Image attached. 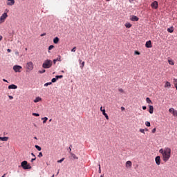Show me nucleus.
<instances>
[{
    "instance_id": "52",
    "label": "nucleus",
    "mask_w": 177,
    "mask_h": 177,
    "mask_svg": "<svg viewBox=\"0 0 177 177\" xmlns=\"http://www.w3.org/2000/svg\"><path fill=\"white\" fill-rule=\"evenodd\" d=\"M7 52L10 53V52H12V50H10V49L8 48V49L7 50Z\"/></svg>"
},
{
    "instance_id": "32",
    "label": "nucleus",
    "mask_w": 177,
    "mask_h": 177,
    "mask_svg": "<svg viewBox=\"0 0 177 177\" xmlns=\"http://www.w3.org/2000/svg\"><path fill=\"white\" fill-rule=\"evenodd\" d=\"M49 85H52V82H47L44 84V86H49Z\"/></svg>"
},
{
    "instance_id": "10",
    "label": "nucleus",
    "mask_w": 177,
    "mask_h": 177,
    "mask_svg": "<svg viewBox=\"0 0 177 177\" xmlns=\"http://www.w3.org/2000/svg\"><path fill=\"white\" fill-rule=\"evenodd\" d=\"M151 6L153 9H158V2H157V1H153L151 4Z\"/></svg>"
},
{
    "instance_id": "16",
    "label": "nucleus",
    "mask_w": 177,
    "mask_h": 177,
    "mask_svg": "<svg viewBox=\"0 0 177 177\" xmlns=\"http://www.w3.org/2000/svg\"><path fill=\"white\" fill-rule=\"evenodd\" d=\"M132 167V162L128 160L126 162V168H131Z\"/></svg>"
},
{
    "instance_id": "17",
    "label": "nucleus",
    "mask_w": 177,
    "mask_h": 177,
    "mask_svg": "<svg viewBox=\"0 0 177 177\" xmlns=\"http://www.w3.org/2000/svg\"><path fill=\"white\" fill-rule=\"evenodd\" d=\"M56 62H62V57L60 55L57 59H53V64H56Z\"/></svg>"
},
{
    "instance_id": "34",
    "label": "nucleus",
    "mask_w": 177,
    "mask_h": 177,
    "mask_svg": "<svg viewBox=\"0 0 177 177\" xmlns=\"http://www.w3.org/2000/svg\"><path fill=\"white\" fill-rule=\"evenodd\" d=\"M64 158H62L61 160H57V162H58V163H62V162H64Z\"/></svg>"
},
{
    "instance_id": "36",
    "label": "nucleus",
    "mask_w": 177,
    "mask_h": 177,
    "mask_svg": "<svg viewBox=\"0 0 177 177\" xmlns=\"http://www.w3.org/2000/svg\"><path fill=\"white\" fill-rule=\"evenodd\" d=\"M56 81H57V79L56 77L53 78L52 80H51V82H56Z\"/></svg>"
},
{
    "instance_id": "51",
    "label": "nucleus",
    "mask_w": 177,
    "mask_h": 177,
    "mask_svg": "<svg viewBox=\"0 0 177 177\" xmlns=\"http://www.w3.org/2000/svg\"><path fill=\"white\" fill-rule=\"evenodd\" d=\"M146 109H147V108L146 107V106H142V110H146Z\"/></svg>"
},
{
    "instance_id": "30",
    "label": "nucleus",
    "mask_w": 177,
    "mask_h": 177,
    "mask_svg": "<svg viewBox=\"0 0 177 177\" xmlns=\"http://www.w3.org/2000/svg\"><path fill=\"white\" fill-rule=\"evenodd\" d=\"M146 101H147V103H149V104L153 103V102H151V100H150L149 97H147Z\"/></svg>"
},
{
    "instance_id": "19",
    "label": "nucleus",
    "mask_w": 177,
    "mask_h": 177,
    "mask_svg": "<svg viewBox=\"0 0 177 177\" xmlns=\"http://www.w3.org/2000/svg\"><path fill=\"white\" fill-rule=\"evenodd\" d=\"M8 89H17V86L15 84H10L8 86Z\"/></svg>"
},
{
    "instance_id": "60",
    "label": "nucleus",
    "mask_w": 177,
    "mask_h": 177,
    "mask_svg": "<svg viewBox=\"0 0 177 177\" xmlns=\"http://www.w3.org/2000/svg\"><path fill=\"white\" fill-rule=\"evenodd\" d=\"M100 177H104L103 175H101Z\"/></svg>"
},
{
    "instance_id": "25",
    "label": "nucleus",
    "mask_w": 177,
    "mask_h": 177,
    "mask_svg": "<svg viewBox=\"0 0 177 177\" xmlns=\"http://www.w3.org/2000/svg\"><path fill=\"white\" fill-rule=\"evenodd\" d=\"M168 63L170 64V66H174V64H175V63H174V60L172 59H168Z\"/></svg>"
},
{
    "instance_id": "50",
    "label": "nucleus",
    "mask_w": 177,
    "mask_h": 177,
    "mask_svg": "<svg viewBox=\"0 0 177 177\" xmlns=\"http://www.w3.org/2000/svg\"><path fill=\"white\" fill-rule=\"evenodd\" d=\"M121 110H122V111H124L125 110V108L124 106H122Z\"/></svg>"
},
{
    "instance_id": "18",
    "label": "nucleus",
    "mask_w": 177,
    "mask_h": 177,
    "mask_svg": "<svg viewBox=\"0 0 177 177\" xmlns=\"http://www.w3.org/2000/svg\"><path fill=\"white\" fill-rule=\"evenodd\" d=\"M0 140L2 142H8V140H9V137H0Z\"/></svg>"
},
{
    "instance_id": "6",
    "label": "nucleus",
    "mask_w": 177,
    "mask_h": 177,
    "mask_svg": "<svg viewBox=\"0 0 177 177\" xmlns=\"http://www.w3.org/2000/svg\"><path fill=\"white\" fill-rule=\"evenodd\" d=\"M21 68H23V67H21V66H19V65H15L13 66V70H14V71H15V73H20Z\"/></svg>"
},
{
    "instance_id": "33",
    "label": "nucleus",
    "mask_w": 177,
    "mask_h": 177,
    "mask_svg": "<svg viewBox=\"0 0 177 177\" xmlns=\"http://www.w3.org/2000/svg\"><path fill=\"white\" fill-rule=\"evenodd\" d=\"M45 71H46L45 69H43L41 71H39V74H44V73H45Z\"/></svg>"
},
{
    "instance_id": "44",
    "label": "nucleus",
    "mask_w": 177,
    "mask_h": 177,
    "mask_svg": "<svg viewBox=\"0 0 177 177\" xmlns=\"http://www.w3.org/2000/svg\"><path fill=\"white\" fill-rule=\"evenodd\" d=\"M99 174H102V169L100 168V165H99Z\"/></svg>"
},
{
    "instance_id": "49",
    "label": "nucleus",
    "mask_w": 177,
    "mask_h": 177,
    "mask_svg": "<svg viewBox=\"0 0 177 177\" xmlns=\"http://www.w3.org/2000/svg\"><path fill=\"white\" fill-rule=\"evenodd\" d=\"M45 35H46V33H43L40 35V37H45Z\"/></svg>"
},
{
    "instance_id": "14",
    "label": "nucleus",
    "mask_w": 177,
    "mask_h": 177,
    "mask_svg": "<svg viewBox=\"0 0 177 177\" xmlns=\"http://www.w3.org/2000/svg\"><path fill=\"white\" fill-rule=\"evenodd\" d=\"M149 113H150V114H153L154 113V106H153V105H149Z\"/></svg>"
},
{
    "instance_id": "29",
    "label": "nucleus",
    "mask_w": 177,
    "mask_h": 177,
    "mask_svg": "<svg viewBox=\"0 0 177 177\" xmlns=\"http://www.w3.org/2000/svg\"><path fill=\"white\" fill-rule=\"evenodd\" d=\"M35 149H37V150H38V151H41V147H39L38 145H35Z\"/></svg>"
},
{
    "instance_id": "8",
    "label": "nucleus",
    "mask_w": 177,
    "mask_h": 177,
    "mask_svg": "<svg viewBox=\"0 0 177 177\" xmlns=\"http://www.w3.org/2000/svg\"><path fill=\"white\" fill-rule=\"evenodd\" d=\"M100 111H102L103 115H104L105 118L106 120H109V115H107V113H106V109H103V106L100 107Z\"/></svg>"
},
{
    "instance_id": "4",
    "label": "nucleus",
    "mask_w": 177,
    "mask_h": 177,
    "mask_svg": "<svg viewBox=\"0 0 177 177\" xmlns=\"http://www.w3.org/2000/svg\"><path fill=\"white\" fill-rule=\"evenodd\" d=\"M21 167L23 168V169H31V165H30V164H28V162L26 160L21 163Z\"/></svg>"
},
{
    "instance_id": "20",
    "label": "nucleus",
    "mask_w": 177,
    "mask_h": 177,
    "mask_svg": "<svg viewBox=\"0 0 177 177\" xmlns=\"http://www.w3.org/2000/svg\"><path fill=\"white\" fill-rule=\"evenodd\" d=\"M165 88L169 89L171 88V83L169 82H166L165 84Z\"/></svg>"
},
{
    "instance_id": "13",
    "label": "nucleus",
    "mask_w": 177,
    "mask_h": 177,
    "mask_svg": "<svg viewBox=\"0 0 177 177\" xmlns=\"http://www.w3.org/2000/svg\"><path fill=\"white\" fill-rule=\"evenodd\" d=\"M146 48H152L153 46L151 45V41H147L145 44Z\"/></svg>"
},
{
    "instance_id": "47",
    "label": "nucleus",
    "mask_w": 177,
    "mask_h": 177,
    "mask_svg": "<svg viewBox=\"0 0 177 177\" xmlns=\"http://www.w3.org/2000/svg\"><path fill=\"white\" fill-rule=\"evenodd\" d=\"M8 97H9V99H10V100H12V99H13V96H12V95H8Z\"/></svg>"
},
{
    "instance_id": "12",
    "label": "nucleus",
    "mask_w": 177,
    "mask_h": 177,
    "mask_svg": "<svg viewBox=\"0 0 177 177\" xmlns=\"http://www.w3.org/2000/svg\"><path fill=\"white\" fill-rule=\"evenodd\" d=\"M6 3L8 6H13L15 5V0H7Z\"/></svg>"
},
{
    "instance_id": "22",
    "label": "nucleus",
    "mask_w": 177,
    "mask_h": 177,
    "mask_svg": "<svg viewBox=\"0 0 177 177\" xmlns=\"http://www.w3.org/2000/svg\"><path fill=\"white\" fill-rule=\"evenodd\" d=\"M126 28H131V27H132V24L129 22H127L125 24H124Z\"/></svg>"
},
{
    "instance_id": "26",
    "label": "nucleus",
    "mask_w": 177,
    "mask_h": 177,
    "mask_svg": "<svg viewBox=\"0 0 177 177\" xmlns=\"http://www.w3.org/2000/svg\"><path fill=\"white\" fill-rule=\"evenodd\" d=\"M41 120H43V124H46V122L48 121V118L44 117L42 118Z\"/></svg>"
},
{
    "instance_id": "55",
    "label": "nucleus",
    "mask_w": 177,
    "mask_h": 177,
    "mask_svg": "<svg viewBox=\"0 0 177 177\" xmlns=\"http://www.w3.org/2000/svg\"><path fill=\"white\" fill-rule=\"evenodd\" d=\"M31 156H32L33 157L35 158V155L34 154V153H31Z\"/></svg>"
},
{
    "instance_id": "54",
    "label": "nucleus",
    "mask_w": 177,
    "mask_h": 177,
    "mask_svg": "<svg viewBox=\"0 0 177 177\" xmlns=\"http://www.w3.org/2000/svg\"><path fill=\"white\" fill-rule=\"evenodd\" d=\"M2 38H3L2 35H0V41H2Z\"/></svg>"
},
{
    "instance_id": "57",
    "label": "nucleus",
    "mask_w": 177,
    "mask_h": 177,
    "mask_svg": "<svg viewBox=\"0 0 177 177\" xmlns=\"http://www.w3.org/2000/svg\"><path fill=\"white\" fill-rule=\"evenodd\" d=\"M15 55H19V52H16V53H15Z\"/></svg>"
},
{
    "instance_id": "23",
    "label": "nucleus",
    "mask_w": 177,
    "mask_h": 177,
    "mask_svg": "<svg viewBox=\"0 0 177 177\" xmlns=\"http://www.w3.org/2000/svg\"><path fill=\"white\" fill-rule=\"evenodd\" d=\"M168 32H174V26L167 28Z\"/></svg>"
},
{
    "instance_id": "28",
    "label": "nucleus",
    "mask_w": 177,
    "mask_h": 177,
    "mask_svg": "<svg viewBox=\"0 0 177 177\" xmlns=\"http://www.w3.org/2000/svg\"><path fill=\"white\" fill-rule=\"evenodd\" d=\"M71 155L74 158V160H78V157H77V156H75V154L71 153Z\"/></svg>"
},
{
    "instance_id": "11",
    "label": "nucleus",
    "mask_w": 177,
    "mask_h": 177,
    "mask_svg": "<svg viewBox=\"0 0 177 177\" xmlns=\"http://www.w3.org/2000/svg\"><path fill=\"white\" fill-rule=\"evenodd\" d=\"M130 20L131 21H139V17H138L136 15H131L130 17Z\"/></svg>"
},
{
    "instance_id": "1",
    "label": "nucleus",
    "mask_w": 177,
    "mask_h": 177,
    "mask_svg": "<svg viewBox=\"0 0 177 177\" xmlns=\"http://www.w3.org/2000/svg\"><path fill=\"white\" fill-rule=\"evenodd\" d=\"M159 153L162 154V159L164 162H167L171 158V148L165 147V149H160Z\"/></svg>"
},
{
    "instance_id": "61",
    "label": "nucleus",
    "mask_w": 177,
    "mask_h": 177,
    "mask_svg": "<svg viewBox=\"0 0 177 177\" xmlns=\"http://www.w3.org/2000/svg\"><path fill=\"white\" fill-rule=\"evenodd\" d=\"M34 139H36V140H37V137H34Z\"/></svg>"
},
{
    "instance_id": "46",
    "label": "nucleus",
    "mask_w": 177,
    "mask_h": 177,
    "mask_svg": "<svg viewBox=\"0 0 177 177\" xmlns=\"http://www.w3.org/2000/svg\"><path fill=\"white\" fill-rule=\"evenodd\" d=\"M135 55H140V53L139 51H135Z\"/></svg>"
},
{
    "instance_id": "40",
    "label": "nucleus",
    "mask_w": 177,
    "mask_h": 177,
    "mask_svg": "<svg viewBox=\"0 0 177 177\" xmlns=\"http://www.w3.org/2000/svg\"><path fill=\"white\" fill-rule=\"evenodd\" d=\"M73 147V145H70L68 150H69V153L70 154H71V148Z\"/></svg>"
},
{
    "instance_id": "45",
    "label": "nucleus",
    "mask_w": 177,
    "mask_h": 177,
    "mask_svg": "<svg viewBox=\"0 0 177 177\" xmlns=\"http://www.w3.org/2000/svg\"><path fill=\"white\" fill-rule=\"evenodd\" d=\"M35 160H37V158H32L30 162H34V161H35Z\"/></svg>"
},
{
    "instance_id": "42",
    "label": "nucleus",
    "mask_w": 177,
    "mask_h": 177,
    "mask_svg": "<svg viewBox=\"0 0 177 177\" xmlns=\"http://www.w3.org/2000/svg\"><path fill=\"white\" fill-rule=\"evenodd\" d=\"M118 91L121 93H124V90L122 88H118Z\"/></svg>"
},
{
    "instance_id": "21",
    "label": "nucleus",
    "mask_w": 177,
    "mask_h": 177,
    "mask_svg": "<svg viewBox=\"0 0 177 177\" xmlns=\"http://www.w3.org/2000/svg\"><path fill=\"white\" fill-rule=\"evenodd\" d=\"M42 100V98H41L40 97H37L35 100H34V102L35 103H38V102H41Z\"/></svg>"
},
{
    "instance_id": "43",
    "label": "nucleus",
    "mask_w": 177,
    "mask_h": 177,
    "mask_svg": "<svg viewBox=\"0 0 177 177\" xmlns=\"http://www.w3.org/2000/svg\"><path fill=\"white\" fill-rule=\"evenodd\" d=\"M43 154H42V152H39V155H38V157L41 158V157H43Z\"/></svg>"
},
{
    "instance_id": "39",
    "label": "nucleus",
    "mask_w": 177,
    "mask_h": 177,
    "mask_svg": "<svg viewBox=\"0 0 177 177\" xmlns=\"http://www.w3.org/2000/svg\"><path fill=\"white\" fill-rule=\"evenodd\" d=\"M140 132H141V133H144V135H145V129H140Z\"/></svg>"
},
{
    "instance_id": "9",
    "label": "nucleus",
    "mask_w": 177,
    "mask_h": 177,
    "mask_svg": "<svg viewBox=\"0 0 177 177\" xmlns=\"http://www.w3.org/2000/svg\"><path fill=\"white\" fill-rule=\"evenodd\" d=\"M155 162L156 165H160L161 164V157H160V156L155 158Z\"/></svg>"
},
{
    "instance_id": "31",
    "label": "nucleus",
    "mask_w": 177,
    "mask_h": 177,
    "mask_svg": "<svg viewBox=\"0 0 177 177\" xmlns=\"http://www.w3.org/2000/svg\"><path fill=\"white\" fill-rule=\"evenodd\" d=\"M174 86H177V79H174Z\"/></svg>"
},
{
    "instance_id": "27",
    "label": "nucleus",
    "mask_w": 177,
    "mask_h": 177,
    "mask_svg": "<svg viewBox=\"0 0 177 177\" xmlns=\"http://www.w3.org/2000/svg\"><path fill=\"white\" fill-rule=\"evenodd\" d=\"M53 48H55V46H53V45H50L48 47V53H50V50H52V49H53Z\"/></svg>"
},
{
    "instance_id": "38",
    "label": "nucleus",
    "mask_w": 177,
    "mask_h": 177,
    "mask_svg": "<svg viewBox=\"0 0 177 177\" xmlns=\"http://www.w3.org/2000/svg\"><path fill=\"white\" fill-rule=\"evenodd\" d=\"M32 115H34L35 117H39V115L38 113H33Z\"/></svg>"
},
{
    "instance_id": "5",
    "label": "nucleus",
    "mask_w": 177,
    "mask_h": 177,
    "mask_svg": "<svg viewBox=\"0 0 177 177\" xmlns=\"http://www.w3.org/2000/svg\"><path fill=\"white\" fill-rule=\"evenodd\" d=\"M8 18V13L3 12L2 15L0 17V24L2 23H5V20Z\"/></svg>"
},
{
    "instance_id": "59",
    "label": "nucleus",
    "mask_w": 177,
    "mask_h": 177,
    "mask_svg": "<svg viewBox=\"0 0 177 177\" xmlns=\"http://www.w3.org/2000/svg\"><path fill=\"white\" fill-rule=\"evenodd\" d=\"M51 121H52V119H50V120H49V122H50Z\"/></svg>"
},
{
    "instance_id": "35",
    "label": "nucleus",
    "mask_w": 177,
    "mask_h": 177,
    "mask_svg": "<svg viewBox=\"0 0 177 177\" xmlns=\"http://www.w3.org/2000/svg\"><path fill=\"white\" fill-rule=\"evenodd\" d=\"M55 78H57V80H59V78H63V75H57L55 76Z\"/></svg>"
},
{
    "instance_id": "53",
    "label": "nucleus",
    "mask_w": 177,
    "mask_h": 177,
    "mask_svg": "<svg viewBox=\"0 0 177 177\" xmlns=\"http://www.w3.org/2000/svg\"><path fill=\"white\" fill-rule=\"evenodd\" d=\"M3 81L4 82H8V80H6V79H3Z\"/></svg>"
},
{
    "instance_id": "7",
    "label": "nucleus",
    "mask_w": 177,
    "mask_h": 177,
    "mask_svg": "<svg viewBox=\"0 0 177 177\" xmlns=\"http://www.w3.org/2000/svg\"><path fill=\"white\" fill-rule=\"evenodd\" d=\"M169 113H171L174 115V117H177V111L175 110V109L170 108L169 109Z\"/></svg>"
},
{
    "instance_id": "37",
    "label": "nucleus",
    "mask_w": 177,
    "mask_h": 177,
    "mask_svg": "<svg viewBox=\"0 0 177 177\" xmlns=\"http://www.w3.org/2000/svg\"><path fill=\"white\" fill-rule=\"evenodd\" d=\"M145 125L146 127H150V122H146Z\"/></svg>"
},
{
    "instance_id": "56",
    "label": "nucleus",
    "mask_w": 177,
    "mask_h": 177,
    "mask_svg": "<svg viewBox=\"0 0 177 177\" xmlns=\"http://www.w3.org/2000/svg\"><path fill=\"white\" fill-rule=\"evenodd\" d=\"M6 176V174H4L1 177H5Z\"/></svg>"
},
{
    "instance_id": "2",
    "label": "nucleus",
    "mask_w": 177,
    "mask_h": 177,
    "mask_svg": "<svg viewBox=\"0 0 177 177\" xmlns=\"http://www.w3.org/2000/svg\"><path fill=\"white\" fill-rule=\"evenodd\" d=\"M53 64V62L52 60L46 59L42 64V67L43 68H50Z\"/></svg>"
},
{
    "instance_id": "3",
    "label": "nucleus",
    "mask_w": 177,
    "mask_h": 177,
    "mask_svg": "<svg viewBox=\"0 0 177 177\" xmlns=\"http://www.w3.org/2000/svg\"><path fill=\"white\" fill-rule=\"evenodd\" d=\"M26 73H30L34 70V63L32 62H28L25 66Z\"/></svg>"
},
{
    "instance_id": "24",
    "label": "nucleus",
    "mask_w": 177,
    "mask_h": 177,
    "mask_svg": "<svg viewBox=\"0 0 177 177\" xmlns=\"http://www.w3.org/2000/svg\"><path fill=\"white\" fill-rule=\"evenodd\" d=\"M59 37H55L53 39L54 44H59Z\"/></svg>"
},
{
    "instance_id": "15",
    "label": "nucleus",
    "mask_w": 177,
    "mask_h": 177,
    "mask_svg": "<svg viewBox=\"0 0 177 177\" xmlns=\"http://www.w3.org/2000/svg\"><path fill=\"white\" fill-rule=\"evenodd\" d=\"M79 63L80 65V68H84L85 67V62H82V59H79Z\"/></svg>"
},
{
    "instance_id": "41",
    "label": "nucleus",
    "mask_w": 177,
    "mask_h": 177,
    "mask_svg": "<svg viewBox=\"0 0 177 177\" xmlns=\"http://www.w3.org/2000/svg\"><path fill=\"white\" fill-rule=\"evenodd\" d=\"M75 50H77V47L72 48L71 52H75Z\"/></svg>"
},
{
    "instance_id": "48",
    "label": "nucleus",
    "mask_w": 177,
    "mask_h": 177,
    "mask_svg": "<svg viewBox=\"0 0 177 177\" xmlns=\"http://www.w3.org/2000/svg\"><path fill=\"white\" fill-rule=\"evenodd\" d=\"M152 133H156V128H154L153 129H152Z\"/></svg>"
},
{
    "instance_id": "58",
    "label": "nucleus",
    "mask_w": 177,
    "mask_h": 177,
    "mask_svg": "<svg viewBox=\"0 0 177 177\" xmlns=\"http://www.w3.org/2000/svg\"><path fill=\"white\" fill-rule=\"evenodd\" d=\"M106 2H110V0H106Z\"/></svg>"
}]
</instances>
